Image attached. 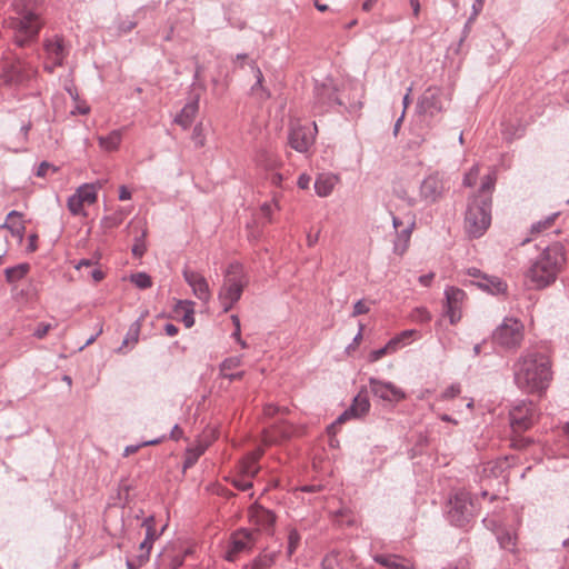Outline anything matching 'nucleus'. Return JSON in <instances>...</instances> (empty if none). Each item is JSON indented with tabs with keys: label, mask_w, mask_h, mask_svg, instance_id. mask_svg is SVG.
Segmentation results:
<instances>
[{
	"label": "nucleus",
	"mask_w": 569,
	"mask_h": 569,
	"mask_svg": "<svg viewBox=\"0 0 569 569\" xmlns=\"http://www.w3.org/2000/svg\"><path fill=\"white\" fill-rule=\"evenodd\" d=\"M249 517L260 531H271L276 522V515L258 503L250 507Z\"/></svg>",
	"instance_id": "19"
},
{
	"label": "nucleus",
	"mask_w": 569,
	"mask_h": 569,
	"mask_svg": "<svg viewBox=\"0 0 569 569\" xmlns=\"http://www.w3.org/2000/svg\"><path fill=\"white\" fill-rule=\"evenodd\" d=\"M449 189L443 176L438 172L427 176L420 183L419 197L426 204L439 201Z\"/></svg>",
	"instance_id": "10"
},
{
	"label": "nucleus",
	"mask_w": 569,
	"mask_h": 569,
	"mask_svg": "<svg viewBox=\"0 0 569 569\" xmlns=\"http://www.w3.org/2000/svg\"><path fill=\"white\" fill-rule=\"evenodd\" d=\"M144 252H146V246L143 244V242L136 243L132 247V254L134 257H142Z\"/></svg>",
	"instance_id": "64"
},
{
	"label": "nucleus",
	"mask_w": 569,
	"mask_h": 569,
	"mask_svg": "<svg viewBox=\"0 0 569 569\" xmlns=\"http://www.w3.org/2000/svg\"><path fill=\"white\" fill-rule=\"evenodd\" d=\"M509 418L515 432L526 431L537 419L536 406L531 401L521 400L511 408Z\"/></svg>",
	"instance_id": "9"
},
{
	"label": "nucleus",
	"mask_w": 569,
	"mask_h": 569,
	"mask_svg": "<svg viewBox=\"0 0 569 569\" xmlns=\"http://www.w3.org/2000/svg\"><path fill=\"white\" fill-rule=\"evenodd\" d=\"M261 456V449H258L247 455L240 463L241 473L246 477L253 478L259 471L258 461Z\"/></svg>",
	"instance_id": "28"
},
{
	"label": "nucleus",
	"mask_w": 569,
	"mask_h": 569,
	"mask_svg": "<svg viewBox=\"0 0 569 569\" xmlns=\"http://www.w3.org/2000/svg\"><path fill=\"white\" fill-rule=\"evenodd\" d=\"M50 169H51V170H53V171H56V168H54L51 163H49V162H47V161H42V162L39 164V167H38V169H37L36 174H37V177H41V178H43V177H46V176L48 174V171H49Z\"/></svg>",
	"instance_id": "58"
},
{
	"label": "nucleus",
	"mask_w": 569,
	"mask_h": 569,
	"mask_svg": "<svg viewBox=\"0 0 569 569\" xmlns=\"http://www.w3.org/2000/svg\"><path fill=\"white\" fill-rule=\"evenodd\" d=\"M558 213H552L548 216L546 219L540 220L531 226L532 232H541L545 231L548 227H550Z\"/></svg>",
	"instance_id": "48"
},
{
	"label": "nucleus",
	"mask_w": 569,
	"mask_h": 569,
	"mask_svg": "<svg viewBox=\"0 0 569 569\" xmlns=\"http://www.w3.org/2000/svg\"><path fill=\"white\" fill-rule=\"evenodd\" d=\"M369 310H370V308L367 306V303L363 300H358L353 305L352 317H357V316H360V315L368 313Z\"/></svg>",
	"instance_id": "56"
},
{
	"label": "nucleus",
	"mask_w": 569,
	"mask_h": 569,
	"mask_svg": "<svg viewBox=\"0 0 569 569\" xmlns=\"http://www.w3.org/2000/svg\"><path fill=\"white\" fill-rule=\"evenodd\" d=\"M388 353H389V349L386 346H383L379 349L372 350L369 353L368 359L370 362H376Z\"/></svg>",
	"instance_id": "54"
},
{
	"label": "nucleus",
	"mask_w": 569,
	"mask_h": 569,
	"mask_svg": "<svg viewBox=\"0 0 569 569\" xmlns=\"http://www.w3.org/2000/svg\"><path fill=\"white\" fill-rule=\"evenodd\" d=\"M316 133V122L311 126L295 124L289 132V144L298 152H307L315 142Z\"/></svg>",
	"instance_id": "11"
},
{
	"label": "nucleus",
	"mask_w": 569,
	"mask_h": 569,
	"mask_svg": "<svg viewBox=\"0 0 569 569\" xmlns=\"http://www.w3.org/2000/svg\"><path fill=\"white\" fill-rule=\"evenodd\" d=\"M337 566V556L333 553L327 555L321 561V569H335Z\"/></svg>",
	"instance_id": "57"
},
{
	"label": "nucleus",
	"mask_w": 569,
	"mask_h": 569,
	"mask_svg": "<svg viewBox=\"0 0 569 569\" xmlns=\"http://www.w3.org/2000/svg\"><path fill=\"white\" fill-rule=\"evenodd\" d=\"M465 222L470 237H481L491 222V199L487 197L472 199L468 204Z\"/></svg>",
	"instance_id": "5"
},
{
	"label": "nucleus",
	"mask_w": 569,
	"mask_h": 569,
	"mask_svg": "<svg viewBox=\"0 0 569 569\" xmlns=\"http://www.w3.org/2000/svg\"><path fill=\"white\" fill-rule=\"evenodd\" d=\"M142 527L146 529V536L142 543V547L152 548L153 542L161 536L164 527L161 528L160 531L156 529L154 526V517L149 516L142 521Z\"/></svg>",
	"instance_id": "30"
},
{
	"label": "nucleus",
	"mask_w": 569,
	"mask_h": 569,
	"mask_svg": "<svg viewBox=\"0 0 569 569\" xmlns=\"http://www.w3.org/2000/svg\"><path fill=\"white\" fill-rule=\"evenodd\" d=\"M203 452L204 447L202 446L188 448L184 456L183 469L186 470L191 468L198 461L200 456L203 455Z\"/></svg>",
	"instance_id": "39"
},
{
	"label": "nucleus",
	"mask_w": 569,
	"mask_h": 569,
	"mask_svg": "<svg viewBox=\"0 0 569 569\" xmlns=\"http://www.w3.org/2000/svg\"><path fill=\"white\" fill-rule=\"evenodd\" d=\"M76 193L87 204H92L97 200V190L93 184L84 183L77 189Z\"/></svg>",
	"instance_id": "37"
},
{
	"label": "nucleus",
	"mask_w": 569,
	"mask_h": 569,
	"mask_svg": "<svg viewBox=\"0 0 569 569\" xmlns=\"http://www.w3.org/2000/svg\"><path fill=\"white\" fill-rule=\"evenodd\" d=\"M241 356L226 358L219 366L220 375L223 378L229 379L230 381L241 379L244 375L243 371L232 372L236 371V369L241 366Z\"/></svg>",
	"instance_id": "22"
},
{
	"label": "nucleus",
	"mask_w": 569,
	"mask_h": 569,
	"mask_svg": "<svg viewBox=\"0 0 569 569\" xmlns=\"http://www.w3.org/2000/svg\"><path fill=\"white\" fill-rule=\"evenodd\" d=\"M29 271L28 263H20L13 267H9L4 270L6 280L8 282H16L21 280Z\"/></svg>",
	"instance_id": "36"
},
{
	"label": "nucleus",
	"mask_w": 569,
	"mask_h": 569,
	"mask_svg": "<svg viewBox=\"0 0 569 569\" xmlns=\"http://www.w3.org/2000/svg\"><path fill=\"white\" fill-rule=\"evenodd\" d=\"M194 303L190 300H179L178 307L186 308V313L182 315V321L187 328H191L194 325Z\"/></svg>",
	"instance_id": "38"
},
{
	"label": "nucleus",
	"mask_w": 569,
	"mask_h": 569,
	"mask_svg": "<svg viewBox=\"0 0 569 569\" xmlns=\"http://www.w3.org/2000/svg\"><path fill=\"white\" fill-rule=\"evenodd\" d=\"M140 329H141L140 320H136L129 327V330L122 341V345L119 347V349L117 351L126 353L127 352L126 348L129 345H131V347H133L139 340Z\"/></svg>",
	"instance_id": "33"
},
{
	"label": "nucleus",
	"mask_w": 569,
	"mask_h": 569,
	"mask_svg": "<svg viewBox=\"0 0 569 569\" xmlns=\"http://www.w3.org/2000/svg\"><path fill=\"white\" fill-rule=\"evenodd\" d=\"M126 128L114 129L107 136H98L99 147L107 152L117 151L121 144Z\"/></svg>",
	"instance_id": "25"
},
{
	"label": "nucleus",
	"mask_w": 569,
	"mask_h": 569,
	"mask_svg": "<svg viewBox=\"0 0 569 569\" xmlns=\"http://www.w3.org/2000/svg\"><path fill=\"white\" fill-rule=\"evenodd\" d=\"M467 274L472 278V282L476 280H480L481 277H485V273H482L481 270H479L478 268H475V267L469 268L467 270Z\"/></svg>",
	"instance_id": "63"
},
{
	"label": "nucleus",
	"mask_w": 569,
	"mask_h": 569,
	"mask_svg": "<svg viewBox=\"0 0 569 569\" xmlns=\"http://www.w3.org/2000/svg\"><path fill=\"white\" fill-rule=\"evenodd\" d=\"M151 548L142 547V543L139 545V552L134 556V558L143 566L150 557Z\"/></svg>",
	"instance_id": "53"
},
{
	"label": "nucleus",
	"mask_w": 569,
	"mask_h": 569,
	"mask_svg": "<svg viewBox=\"0 0 569 569\" xmlns=\"http://www.w3.org/2000/svg\"><path fill=\"white\" fill-rule=\"evenodd\" d=\"M339 181L338 176L332 173H321L315 181V191L319 197H328L337 182Z\"/></svg>",
	"instance_id": "26"
},
{
	"label": "nucleus",
	"mask_w": 569,
	"mask_h": 569,
	"mask_svg": "<svg viewBox=\"0 0 569 569\" xmlns=\"http://www.w3.org/2000/svg\"><path fill=\"white\" fill-rule=\"evenodd\" d=\"M277 559L276 552H261L251 563V569H269L271 568Z\"/></svg>",
	"instance_id": "35"
},
{
	"label": "nucleus",
	"mask_w": 569,
	"mask_h": 569,
	"mask_svg": "<svg viewBox=\"0 0 569 569\" xmlns=\"http://www.w3.org/2000/svg\"><path fill=\"white\" fill-rule=\"evenodd\" d=\"M479 174V167L476 164L473 166L468 173H466L463 178V183L468 187H471L475 184L477 177Z\"/></svg>",
	"instance_id": "52"
},
{
	"label": "nucleus",
	"mask_w": 569,
	"mask_h": 569,
	"mask_svg": "<svg viewBox=\"0 0 569 569\" xmlns=\"http://www.w3.org/2000/svg\"><path fill=\"white\" fill-rule=\"evenodd\" d=\"M191 139L197 148H202L206 143V136L201 123L194 126Z\"/></svg>",
	"instance_id": "46"
},
{
	"label": "nucleus",
	"mask_w": 569,
	"mask_h": 569,
	"mask_svg": "<svg viewBox=\"0 0 569 569\" xmlns=\"http://www.w3.org/2000/svg\"><path fill=\"white\" fill-rule=\"evenodd\" d=\"M370 410V401L367 395L359 392L352 400L351 406L345 410L335 421L342 423L351 418H361Z\"/></svg>",
	"instance_id": "20"
},
{
	"label": "nucleus",
	"mask_w": 569,
	"mask_h": 569,
	"mask_svg": "<svg viewBox=\"0 0 569 569\" xmlns=\"http://www.w3.org/2000/svg\"><path fill=\"white\" fill-rule=\"evenodd\" d=\"M32 74V68L20 59L6 61L0 73L1 82L10 88L22 86Z\"/></svg>",
	"instance_id": "8"
},
{
	"label": "nucleus",
	"mask_w": 569,
	"mask_h": 569,
	"mask_svg": "<svg viewBox=\"0 0 569 569\" xmlns=\"http://www.w3.org/2000/svg\"><path fill=\"white\" fill-rule=\"evenodd\" d=\"M44 50L48 59L52 61V66H46V69L49 72H52L56 67H60L63 64L68 50L64 46L62 38L56 36L51 39L46 40Z\"/></svg>",
	"instance_id": "18"
},
{
	"label": "nucleus",
	"mask_w": 569,
	"mask_h": 569,
	"mask_svg": "<svg viewBox=\"0 0 569 569\" xmlns=\"http://www.w3.org/2000/svg\"><path fill=\"white\" fill-rule=\"evenodd\" d=\"M0 228H7L12 232V234L22 237L24 226L21 222V213L16 210L10 211L4 223L1 224Z\"/></svg>",
	"instance_id": "31"
},
{
	"label": "nucleus",
	"mask_w": 569,
	"mask_h": 569,
	"mask_svg": "<svg viewBox=\"0 0 569 569\" xmlns=\"http://www.w3.org/2000/svg\"><path fill=\"white\" fill-rule=\"evenodd\" d=\"M254 545V532L248 529H240L231 537L228 550L226 551V560L234 561L240 552L250 550Z\"/></svg>",
	"instance_id": "14"
},
{
	"label": "nucleus",
	"mask_w": 569,
	"mask_h": 569,
	"mask_svg": "<svg viewBox=\"0 0 569 569\" xmlns=\"http://www.w3.org/2000/svg\"><path fill=\"white\" fill-rule=\"evenodd\" d=\"M377 561L390 569H415L412 561L397 556H381Z\"/></svg>",
	"instance_id": "32"
},
{
	"label": "nucleus",
	"mask_w": 569,
	"mask_h": 569,
	"mask_svg": "<svg viewBox=\"0 0 569 569\" xmlns=\"http://www.w3.org/2000/svg\"><path fill=\"white\" fill-rule=\"evenodd\" d=\"M184 281L192 289L193 295L201 301L208 302L211 298V291L207 279L198 271L184 268L182 270Z\"/></svg>",
	"instance_id": "16"
},
{
	"label": "nucleus",
	"mask_w": 569,
	"mask_h": 569,
	"mask_svg": "<svg viewBox=\"0 0 569 569\" xmlns=\"http://www.w3.org/2000/svg\"><path fill=\"white\" fill-rule=\"evenodd\" d=\"M166 437L164 436H161L159 438H156V439H151V440H147V441H143L141 443H137V445H129L124 448V451H123V456L124 457H128L132 453H136L140 448L142 447H146V446H154V445H158L160 442L163 441Z\"/></svg>",
	"instance_id": "43"
},
{
	"label": "nucleus",
	"mask_w": 569,
	"mask_h": 569,
	"mask_svg": "<svg viewBox=\"0 0 569 569\" xmlns=\"http://www.w3.org/2000/svg\"><path fill=\"white\" fill-rule=\"evenodd\" d=\"M310 181L311 178L308 174L302 173L299 176L297 183L300 189L305 190L309 188Z\"/></svg>",
	"instance_id": "60"
},
{
	"label": "nucleus",
	"mask_w": 569,
	"mask_h": 569,
	"mask_svg": "<svg viewBox=\"0 0 569 569\" xmlns=\"http://www.w3.org/2000/svg\"><path fill=\"white\" fill-rule=\"evenodd\" d=\"M250 479L251 478L242 475V477L236 478L233 480V486L241 491H247L252 488V482Z\"/></svg>",
	"instance_id": "51"
},
{
	"label": "nucleus",
	"mask_w": 569,
	"mask_h": 569,
	"mask_svg": "<svg viewBox=\"0 0 569 569\" xmlns=\"http://www.w3.org/2000/svg\"><path fill=\"white\" fill-rule=\"evenodd\" d=\"M473 284L490 295H500L507 289V284L500 278L487 274L481 277L480 280L473 281Z\"/></svg>",
	"instance_id": "24"
},
{
	"label": "nucleus",
	"mask_w": 569,
	"mask_h": 569,
	"mask_svg": "<svg viewBox=\"0 0 569 569\" xmlns=\"http://www.w3.org/2000/svg\"><path fill=\"white\" fill-rule=\"evenodd\" d=\"M566 262L563 247L552 243L531 262L526 272L527 279L536 289H543L553 283Z\"/></svg>",
	"instance_id": "3"
},
{
	"label": "nucleus",
	"mask_w": 569,
	"mask_h": 569,
	"mask_svg": "<svg viewBox=\"0 0 569 569\" xmlns=\"http://www.w3.org/2000/svg\"><path fill=\"white\" fill-rule=\"evenodd\" d=\"M335 106H345L337 94V88L331 82L317 84L315 88V108L323 112Z\"/></svg>",
	"instance_id": "13"
},
{
	"label": "nucleus",
	"mask_w": 569,
	"mask_h": 569,
	"mask_svg": "<svg viewBox=\"0 0 569 569\" xmlns=\"http://www.w3.org/2000/svg\"><path fill=\"white\" fill-rule=\"evenodd\" d=\"M264 160H259L266 168H274L277 166V160L272 158V154L269 152H264Z\"/></svg>",
	"instance_id": "62"
},
{
	"label": "nucleus",
	"mask_w": 569,
	"mask_h": 569,
	"mask_svg": "<svg viewBox=\"0 0 569 569\" xmlns=\"http://www.w3.org/2000/svg\"><path fill=\"white\" fill-rule=\"evenodd\" d=\"M492 339L503 348H517L523 339V325L516 318H505L493 331Z\"/></svg>",
	"instance_id": "7"
},
{
	"label": "nucleus",
	"mask_w": 569,
	"mask_h": 569,
	"mask_svg": "<svg viewBox=\"0 0 569 569\" xmlns=\"http://www.w3.org/2000/svg\"><path fill=\"white\" fill-rule=\"evenodd\" d=\"M445 297L447 303V315L449 317L450 323L455 325L461 319V306L466 293L462 289L457 287H447L445 289Z\"/></svg>",
	"instance_id": "17"
},
{
	"label": "nucleus",
	"mask_w": 569,
	"mask_h": 569,
	"mask_svg": "<svg viewBox=\"0 0 569 569\" xmlns=\"http://www.w3.org/2000/svg\"><path fill=\"white\" fill-rule=\"evenodd\" d=\"M199 109V99L194 98L191 101L187 102L181 111L176 116L174 122L181 126L183 129H187L191 126L193 119Z\"/></svg>",
	"instance_id": "23"
},
{
	"label": "nucleus",
	"mask_w": 569,
	"mask_h": 569,
	"mask_svg": "<svg viewBox=\"0 0 569 569\" xmlns=\"http://www.w3.org/2000/svg\"><path fill=\"white\" fill-rule=\"evenodd\" d=\"M405 346L403 341L401 340V337L396 336L395 338L390 339L386 347L389 349V353L396 352L400 348Z\"/></svg>",
	"instance_id": "55"
},
{
	"label": "nucleus",
	"mask_w": 569,
	"mask_h": 569,
	"mask_svg": "<svg viewBox=\"0 0 569 569\" xmlns=\"http://www.w3.org/2000/svg\"><path fill=\"white\" fill-rule=\"evenodd\" d=\"M183 560L184 558L180 553L172 556L170 558V569H178L180 566H182Z\"/></svg>",
	"instance_id": "59"
},
{
	"label": "nucleus",
	"mask_w": 569,
	"mask_h": 569,
	"mask_svg": "<svg viewBox=\"0 0 569 569\" xmlns=\"http://www.w3.org/2000/svg\"><path fill=\"white\" fill-rule=\"evenodd\" d=\"M551 379V363L543 353L525 352L513 365L515 383L523 392L541 393L547 390Z\"/></svg>",
	"instance_id": "1"
},
{
	"label": "nucleus",
	"mask_w": 569,
	"mask_h": 569,
	"mask_svg": "<svg viewBox=\"0 0 569 569\" xmlns=\"http://www.w3.org/2000/svg\"><path fill=\"white\" fill-rule=\"evenodd\" d=\"M83 204L84 202L78 197L76 192L71 194L67 201L68 210L73 216L84 214Z\"/></svg>",
	"instance_id": "40"
},
{
	"label": "nucleus",
	"mask_w": 569,
	"mask_h": 569,
	"mask_svg": "<svg viewBox=\"0 0 569 569\" xmlns=\"http://www.w3.org/2000/svg\"><path fill=\"white\" fill-rule=\"evenodd\" d=\"M497 540L501 548L512 550L516 546V536L509 531L497 533Z\"/></svg>",
	"instance_id": "42"
},
{
	"label": "nucleus",
	"mask_w": 569,
	"mask_h": 569,
	"mask_svg": "<svg viewBox=\"0 0 569 569\" xmlns=\"http://www.w3.org/2000/svg\"><path fill=\"white\" fill-rule=\"evenodd\" d=\"M431 318V313L425 307H418L411 312V319L418 323H427Z\"/></svg>",
	"instance_id": "45"
},
{
	"label": "nucleus",
	"mask_w": 569,
	"mask_h": 569,
	"mask_svg": "<svg viewBox=\"0 0 569 569\" xmlns=\"http://www.w3.org/2000/svg\"><path fill=\"white\" fill-rule=\"evenodd\" d=\"M130 280L139 289H148L152 286V279L146 272L133 273L131 274Z\"/></svg>",
	"instance_id": "41"
},
{
	"label": "nucleus",
	"mask_w": 569,
	"mask_h": 569,
	"mask_svg": "<svg viewBox=\"0 0 569 569\" xmlns=\"http://www.w3.org/2000/svg\"><path fill=\"white\" fill-rule=\"evenodd\" d=\"M483 6H485V0H475L473 1L472 6H471V14L468 18V20L466 21L463 29H462L461 41H463L470 33L472 23L476 21L477 17L482 11Z\"/></svg>",
	"instance_id": "34"
},
{
	"label": "nucleus",
	"mask_w": 569,
	"mask_h": 569,
	"mask_svg": "<svg viewBox=\"0 0 569 569\" xmlns=\"http://www.w3.org/2000/svg\"><path fill=\"white\" fill-rule=\"evenodd\" d=\"M448 520L456 527H465L475 517V506L467 491H458L449 500Z\"/></svg>",
	"instance_id": "6"
},
{
	"label": "nucleus",
	"mask_w": 569,
	"mask_h": 569,
	"mask_svg": "<svg viewBox=\"0 0 569 569\" xmlns=\"http://www.w3.org/2000/svg\"><path fill=\"white\" fill-rule=\"evenodd\" d=\"M136 26L137 23L134 21H123L119 23L118 30L122 33H127L130 32Z\"/></svg>",
	"instance_id": "61"
},
{
	"label": "nucleus",
	"mask_w": 569,
	"mask_h": 569,
	"mask_svg": "<svg viewBox=\"0 0 569 569\" xmlns=\"http://www.w3.org/2000/svg\"><path fill=\"white\" fill-rule=\"evenodd\" d=\"M41 0H12L11 14L4 24L13 33V41L18 47H27L38 39L43 26L42 18L37 11V3Z\"/></svg>",
	"instance_id": "2"
},
{
	"label": "nucleus",
	"mask_w": 569,
	"mask_h": 569,
	"mask_svg": "<svg viewBox=\"0 0 569 569\" xmlns=\"http://www.w3.org/2000/svg\"><path fill=\"white\" fill-rule=\"evenodd\" d=\"M296 432L297 429L292 425L287 423L284 420H280L264 431L263 441L267 445L277 443L291 438Z\"/></svg>",
	"instance_id": "21"
},
{
	"label": "nucleus",
	"mask_w": 569,
	"mask_h": 569,
	"mask_svg": "<svg viewBox=\"0 0 569 569\" xmlns=\"http://www.w3.org/2000/svg\"><path fill=\"white\" fill-rule=\"evenodd\" d=\"M248 282L243 266L239 262H231L226 270L223 283L218 293L223 311H229L240 300Z\"/></svg>",
	"instance_id": "4"
},
{
	"label": "nucleus",
	"mask_w": 569,
	"mask_h": 569,
	"mask_svg": "<svg viewBox=\"0 0 569 569\" xmlns=\"http://www.w3.org/2000/svg\"><path fill=\"white\" fill-rule=\"evenodd\" d=\"M369 386L375 397L390 403H398L407 398L406 392L390 381L370 377Z\"/></svg>",
	"instance_id": "12"
},
{
	"label": "nucleus",
	"mask_w": 569,
	"mask_h": 569,
	"mask_svg": "<svg viewBox=\"0 0 569 569\" xmlns=\"http://www.w3.org/2000/svg\"><path fill=\"white\" fill-rule=\"evenodd\" d=\"M250 67L256 77V82L251 87V93L261 101L267 100L270 97V92L262 84L263 74L254 61L250 63Z\"/></svg>",
	"instance_id": "29"
},
{
	"label": "nucleus",
	"mask_w": 569,
	"mask_h": 569,
	"mask_svg": "<svg viewBox=\"0 0 569 569\" xmlns=\"http://www.w3.org/2000/svg\"><path fill=\"white\" fill-rule=\"evenodd\" d=\"M496 179L497 178H496L495 172H490L487 176H485L482 179V182H481V187H480L481 191L482 192L492 191L495 183H496Z\"/></svg>",
	"instance_id": "50"
},
{
	"label": "nucleus",
	"mask_w": 569,
	"mask_h": 569,
	"mask_svg": "<svg viewBox=\"0 0 569 569\" xmlns=\"http://www.w3.org/2000/svg\"><path fill=\"white\" fill-rule=\"evenodd\" d=\"M413 227L415 222H411L403 229L396 231L393 240V252L396 254L402 256L408 249Z\"/></svg>",
	"instance_id": "27"
},
{
	"label": "nucleus",
	"mask_w": 569,
	"mask_h": 569,
	"mask_svg": "<svg viewBox=\"0 0 569 569\" xmlns=\"http://www.w3.org/2000/svg\"><path fill=\"white\" fill-rule=\"evenodd\" d=\"M301 540V536L297 529H290L288 533V548L287 553L288 556H292L295 551L297 550L299 543Z\"/></svg>",
	"instance_id": "44"
},
{
	"label": "nucleus",
	"mask_w": 569,
	"mask_h": 569,
	"mask_svg": "<svg viewBox=\"0 0 569 569\" xmlns=\"http://www.w3.org/2000/svg\"><path fill=\"white\" fill-rule=\"evenodd\" d=\"M289 412V409L287 407H280L273 403H269L263 408V413L267 417H273L277 415L286 416Z\"/></svg>",
	"instance_id": "47"
},
{
	"label": "nucleus",
	"mask_w": 569,
	"mask_h": 569,
	"mask_svg": "<svg viewBox=\"0 0 569 569\" xmlns=\"http://www.w3.org/2000/svg\"><path fill=\"white\" fill-rule=\"evenodd\" d=\"M460 392H461L460 385L459 383H452L440 395V399L441 400H449V399H452V398L459 396Z\"/></svg>",
	"instance_id": "49"
},
{
	"label": "nucleus",
	"mask_w": 569,
	"mask_h": 569,
	"mask_svg": "<svg viewBox=\"0 0 569 569\" xmlns=\"http://www.w3.org/2000/svg\"><path fill=\"white\" fill-rule=\"evenodd\" d=\"M418 112L433 117L443 109L441 90L437 87H429L419 98Z\"/></svg>",
	"instance_id": "15"
}]
</instances>
